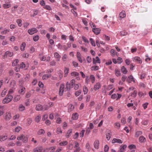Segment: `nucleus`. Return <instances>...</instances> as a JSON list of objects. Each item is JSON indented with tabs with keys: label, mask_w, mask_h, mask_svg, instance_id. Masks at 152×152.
Returning a JSON list of instances; mask_svg holds the SVG:
<instances>
[{
	"label": "nucleus",
	"mask_w": 152,
	"mask_h": 152,
	"mask_svg": "<svg viewBox=\"0 0 152 152\" xmlns=\"http://www.w3.org/2000/svg\"><path fill=\"white\" fill-rule=\"evenodd\" d=\"M126 13L125 11L122 10L121 12L119 14V18H121V19L124 18L126 16Z\"/></svg>",
	"instance_id": "6"
},
{
	"label": "nucleus",
	"mask_w": 152,
	"mask_h": 152,
	"mask_svg": "<svg viewBox=\"0 0 152 152\" xmlns=\"http://www.w3.org/2000/svg\"><path fill=\"white\" fill-rule=\"evenodd\" d=\"M74 106L72 104H70L69 106L68 110L69 111H71L74 109Z\"/></svg>",
	"instance_id": "45"
},
{
	"label": "nucleus",
	"mask_w": 152,
	"mask_h": 152,
	"mask_svg": "<svg viewBox=\"0 0 152 152\" xmlns=\"http://www.w3.org/2000/svg\"><path fill=\"white\" fill-rule=\"evenodd\" d=\"M115 73L117 76H120L121 75L120 71L116 69L115 70Z\"/></svg>",
	"instance_id": "36"
},
{
	"label": "nucleus",
	"mask_w": 152,
	"mask_h": 152,
	"mask_svg": "<svg viewBox=\"0 0 152 152\" xmlns=\"http://www.w3.org/2000/svg\"><path fill=\"white\" fill-rule=\"evenodd\" d=\"M81 90H79L76 92L75 93V95L76 96H79L80 94L81 93Z\"/></svg>",
	"instance_id": "54"
},
{
	"label": "nucleus",
	"mask_w": 152,
	"mask_h": 152,
	"mask_svg": "<svg viewBox=\"0 0 152 152\" xmlns=\"http://www.w3.org/2000/svg\"><path fill=\"white\" fill-rule=\"evenodd\" d=\"M120 34V35L122 36H124L127 34V33L124 31H121Z\"/></svg>",
	"instance_id": "56"
},
{
	"label": "nucleus",
	"mask_w": 152,
	"mask_h": 152,
	"mask_svg": "<svg viewBox=\"0 0 152 152\" xmlns=\"http://www.w3.org/2000/svg\"><path fill=\"white\" fill-rule=\"evenodd\" d=\"M133 60L134 61L137 62L139 64L142 63V60L141 58L139 57H135L133 58Z\"/></svg>",
	"instance_id": "7"
},
{
	"label": "nucleus",
	"mask_w": 152,
	"mask_h": 152,
	"mask_svg": "<svg viewBox=\"0 0 152 152\" xmlns=\"http://www.w3.org/2000/svg\"><path fill=\"white\" fill-rule=\"evenodd\" d=\"M57 133L58 134H59V133H62V131L60 128H58L57 129Z\"/></svg>",
	"instance_id": "63"
},
{
	"label": "nucleus",
	"mask_w": 152,
	"mask_h": 152,
	"mask_svg": "<svg viewBox=\"0 0 152 152\" xmlns=\"http://www.w3.org/2000/svg\"><path fill=\"white\" fill-rule=\"evenodd\" d=\"M24 136V135L23 134H21L20 136H18L17 138V139L18 140H22Z\"/></svg>",
	"instance_id": "53"
},
{
	"label": "nucleus",
	"mask_w": 152,
	"mask_h": 152,
	"mask_svg": "<svg viewBox=\"0 0 152 152\" xmlns=\"http://www.w3.org/2000/svg\"><path fill=\"white\" fill-rule=\"evenodd\" d=\"M90 79L91 80L92 83H93L95 81V77L93 75H91L90 76Z\"/></svg>",
	"instance_id": "38"
},
{
	"label": "nucleus",
	"mask_w": 152,
	"mask_h": 152,
	"mask_svg": "<svg viewBox=\"0 0 152 152\" xmlns=\"http://www.w3.org/2000/svg\"><path fill=\"white\" fill-rule=\"evenodd\" d=\"M91 69L92 70H97L99 69V66H93Z\"/></svg>",
	"instance_id": "46"
},
{
	"label": "nucleus",
	"mask_w": 152,
	"mask_h": 152,
	"mask_svg": "<svg viewBox=\"0 0 152 152\" xmlns=\"http://www.w3.org/2000/svg\"><path fill=\"white\" fill-rule=\"evenodd\" d=\"M50 65L51 66H54L56 65V62L54 61H52L50 62Z\"/></svg>",
	"instance_id": "64"
},
{
	"label": "nucleus",
	"mask_w": 152,
	"mask_h": 152,
	"mask_svg": "<svg viewBox=\"0 0 152 152\" xmlns=\"http://www.w3.org/2000/svg\"><path fill=\"white\" fill-rule=\"evenodd\" d=\"M56 149L55 147H51L47 148V150L49 152H55V150Z\"/></svg>",
	"instance_id": "16"
},
{
	"label": "nucleus",
	"mask_w": 152,
	"mask_h": 152,
	"mask_svg": "<svg viewBox=\"0 0 152 152\" xmlns=\"http://www.w3.org/2000/svg\"><path fill=\"white\" fill-rule=\"evenodd\" d=\"M4 107L3 106L0 105V116L2 115L4 113V111L3 110Z\"/></svg>",
	"instance_id": "21"
},
{
	"label": "nucleus",
	"mask_w": 152,
	"mask_h": 152,
	"mask_svg": "<svg viewBox=\"0 0 152 152\" xmlns=\"http://www.w3.org/2000/svg\"><path fill=\"white\" fill-rule=\"evenodd\" d=\"M27 124L29 126L32 122V119L31 118H29L27 119Z\"/></svg>",
	"instance_id": "39"
},
{
	"label": "nucleus",
	"mask_w": 152,
	"mask_h": 152,
	"mask_svg": "<svg viewBox=\"0 0 152 152\" xmlns=\"http://www.w3.org/2000/svg\"><path fill=\"white\" fill-rule=\"evenodd\" d=\"M38 31L36 28H33L31 29H28V33L30 35H33L35 33L38 32Z\"/></svg>",
	"instance_id": "4"
},
{
	"label": "nucleus",
	"mask_w": 152,
	"mask_h": 152,
	"mask_svg": "<svg viewBox=\"0 0 152 152\" xmlns=\"http://www.w3.org/2000/svg\"><path fill=\"white\" fill-rule=\"evenodd\" d=\"M64 87L65 86L64 84H61L59 91V94L60 96H61L63 95L64 92Z\"/></svg>",
	"instance_id": "3"
},
{
	"label": "nucleus",
	"mask_w": 152,
	"mask_h": 152,
	"mask_svg": "<svg viewBox=\"0 0 152 152\" xmlns=\"http://www.w3.org/2000/svg\"><path fill=\"white\" fill-rule=\"evenodd\" d=\"M45 133V130L43 129H41L38 131L37 134L38 135H39L41 134H44Z\"/></svg>",
	"instance_id": "26"
},
{
	"label": "nucleus",
	"mask_w": 152,
	"mask_h": 152,
	"mask_svg": "<svg viewBox=\"0 0 152 152\" xmlns=\"http://www.w3.org/2000/svg\"><path fill=\"white\" fill-rule=\"evenodd\" d=\"M38 13V12L37 10H35L34 11V12L33 15H31V16L34 17L35 16L37 15Z\"/></svg>",
	"instance_id": "59"
},
{
	"label": "nucleus",
	"mask_w": 152,
	"mask_h": 152,
	"mask_svg": "<svg viewBox=\"0 0 152 152\" xmlns=\"http://www.w3.org/2000/svg\"><path fill=\"white\" fill-rule=\"evenodd\" d=\"M9 30L6 29L1 32V33L2 34H6L7 33L9 32Z\"/></svg>",
	"instance_id": "52"
},
{
	"label": "nucleus",
	"mask_w": 152,
	"mask_h": 152,
	"mask_svg": "<svg viewBox=\"0 0 152 152\" xmlns=\"http://www.w3.org/2000/svg\"><path fill=\"white\" fill-rule=\"evenodd\" d=\"M82 39L83 41L86 43H88L89 41L88 39L84 36L82 37Z\"/></svg>",
	"instance_id": "58"
},
{
	"label": "nucleus",
	"mask_w": 152,
	"mask_h": 152,
	"mask_svg": "<svg viewBox=\"0 0 152 152\" xmlns=\"http://www.w3.org/2000/svg\"><path fill=\"white\" fill-rule=\"evenodd\" d=\"M13 98V97L11 95L8 94L6 97L3 100L2 103L3 104H7L11 102Z\"/></svg>",
	"instance_id": "1"
},
{
	"label": "nucleus",
	"mask_w": 152,
	"mask_h": 152,
	"mask_svg": "<svg viewBox=\"0 0 152 152\" xmlns=\"http://www.w3.org/2000/svg\"><path fill=\"white\" fill-rule=\"evenodd\" d=\"M78 115L77 113H75L72 115V118L73 120H76L78 118Z\"/></svg>",
	"instance_id": "22"
},
{
	"label": "nucleus",
	"mask_w": 152,
	"mask_h": 152,
	"mask_svg": "<svg viewBox=\"0 0 152 152\" xmlns=\"http://www.w3.org/2000/svg\"><path fill=\"white\" fill-rule=\"evenodd\" d=\"M19 61L18 59H16L14 60L12 63V65L13 66H15L17 65L18 63L19 62Z\"/></svg>",
	"instance_id": "42"
},
{
	"label": "nucleus",
	"mask_w": 152,
	"mask_h": 152,
	"mask_svg": "<svg viewBox=\"0 0 152 152\" xmlns=\"http://www.w3.org/2000/svg\"><path fill=\"white\" fill-rule=\"evenodd\" d=\"M139 141L141 142H143L145 141V138L142 136L140 137L139 138Z\"/></svg>",
	"instance_id": "28"
},
{
	"label": "nucleus",
	"mask_w": 152,
	"mask_h": 152,
	"mask_svg": "<svg viewBox=\"0 0 152 152\" xmlns=\"http://www.w3.org/2000/svg\"><path fill=\"white\" fill-rule=\"evenodd\" d=\"M112 142L113 143H114L117 142L119 143H122L123 142L122 140L114 138L112 141Z\"/></svg>",
	"instance_id": "9"
},
{
	"label": "nucleus",
	"mask_w": 152,
	"mask_h": 152,
	"mask_svg": "<svg viewBox=\"0 0 152 152\" xmlns=\"http://www.w3.org/2000/svg\"><path fill=\"white\" fill-rule=\"evenodd\" d=\"M69 72V69L65 67L64 69V77H66Z\"/></svg>",
	"instance_id": "32"
},
{
	"label": "nucleus",
	"mask_w": 152,
	"mask_h": 152,
	"mask_svg": "<svg viewBox=\"0 0 152 152\" xmlns=\"http://www.w3.org/2000/svg\"><path fill=\"white\" fill-rule=\"evenodd\" d=\"M54 56L55 58L57 59V61H59L61 56L57 52H56L54 53Z\"/></svg>",
	"instance_id": "18"
},
{
	"label": "nucleus",
	"mask_w": 152,
	"mask_h": 152,
	"mask_svg": "<svg viewBox=\"0 0 152 152\" xmlns=\"http://www.w3.org/2000/svg\"><path fill=\"white\" fill-rule=\"evenodd\" d=\"M51 76V74H45L43 76L42 79L43 80H45L50 77Z\"/></svg>",
	"instance_id": "23"
},
{
	"label": "nucleus",
	"mask_w": 152,
	"mask_h": 152,
	"mask_svg": "<svg viewBox=\"0 0 152 152\" xmlns=\"http://www.w3.org/2000/svg\"><path fill=\"white\" fill-rule=\"evenodd\" d=\"M111 135L109 133H107L106 134V138L108 140H110V137H111Z\"/></svg>",
	"instance_id": "55"
},
{
	"label": "nucleus",
	"mask_w": 152,
	"mask_h": 152,
	"mask_svg": "<svg viewBox=\"0 0 152 152\" xmlns=\"http://www.w3.org/2000/svg\"><path fill=\"white\" fill-rule=\"evenodd\" d=\"M19 109L20 111H23L25 109V107L22 104H20L19 107Z\"/></svg>",
	"instance_id": "43"
},
{
	"label": "nucleus",
	"mask_w": 152,
	"mask_h": 152,
	"mask_svg": "<svg viewBox=\"0 0 152 152\" xmlns=\"http://www.w3.org/2000/svg\"><path fill=\"white\" fill-rule=\"evenodd\" d=\"M26 44L25 43L23 42L20 45V49L21 51H23L24 50L26 47Z\"/></svg>",
	"instance_id": "25"
},
{
	"label": "nucleus",
	"mask_w": 152,
	"mask_h": 152,
	"mask_svg": "<svg viewBox=\"0 0 152 152\" xmlns=\"http://www.w3.org/2000/svg\"><path fill=\"white\" fill-rule=\"evenodd\" d=\"M127 146L126 145H122L119 147L118 152H124Z\"/></svg>",
	"instance_id": "8"
},
{
	"label": "nucleus",
	"mask_w": 152,
	"mask_h": 152,
	"mask_svg": "<svg viewBox=\"0 0 152 152\" xmlns=\"http://www.w3.org/2000/svg\"><path fill=\"white\" fill-rule=\"evenodd\" d=\"M41 116L40 115H39L35 117V121L36 122L38 123L39 122Z\"/></svg>",
	"instance_id": "33"
},
{
	"label": "nucleus",
	"mask_w": 152,
	"mask_h": 152,
	"mask_svg": "<svg viewBox=\"0 0 152 152\" xmlns=\"http://www.w3.org/2000/svg\"><path fill=\"white\" fill-rule=\"evenodd\" d=\"M42 150L41 148L37 147L34 150V152H41Z\"/></svg>",
	"instance_id": "30"
},
{
	"label": "nucleus",
	"mask_w": 152,
	"mask_h": 152,
	"mask_svg": "<svg viewBox=\"0 0 152 152\" xmlns=\"http://www.w3.org/2000/svg\"><path fill=\"white\" fill-rule=\"evenodd\" d=\"M5 118L6 120H9L11 118V114L9 112L6 113L5 114Z\"/></svg>",
	"instance_id": "11"
},
{
	"label": "nucleus",
	"mask_w": 152,
	"mask_h": 152,
	"mask_svg": "<svg viewBox=\"0 0 152 152\" xmlns=\"http://www.w3.org/2000/svg\"><path fill=\"white\" fill-rule=\"evenodd\" d=\"M92 31L96 34H98L100 33V29L99 28H93Z\"/></svg>",
	"instance_id": "17"
},
{
	"label": "nucleus",
	"mask_w": 152,
	"mask_h": 152,
	"mask_svg": "<svg viewBox=\"0 0 152 152\" xmlns=\"http://www.w3.org/2000/svg\"><path fill=\"white\" fill-rule=\"evenodd\" d=\"M93 62L94 64H95L96 63H98L99 64L100 63V61L98 57L96 56V60H95L94 58H93Z\"/></svg>",
	"instance_id": "13"
},
{
	"label": "nucleus",
	"mask_w": 152,
	"mask_h": 152,
	"mask_svg": "<svg viewBox=\"0 0 152 152\" xmlns=\"http://www.w3.org/2000/svg\"><path fill=\"white\" fill-rule=\"evenodd\" d=\"M11 6V5L10 3H7L3 5V7L4 9H7Z\"/></svg>",
	"instance_id": "29"
},
{
	"label": "nucleus",
	"mask_w": 152,
	"mask_h": 152,
	"mask_svg": "<svg viewBox=\"0 0 152 152\" xmlns=\"http://www.w3.org/2000/svg\"><path fill=\"white\" fill-rule=\"evenodd\" d=\"M109 147L107 145H106L104 148V151L105 152H107L108 151Z\"/></svg>",
	"instance_id": "60"
},
{
	"label": "nucleus",
	"mask_w": 152,
	"mask_h": 152,
	"mask_svg": "<svg viewBox=\"0 0 152 152\" xmlns=\"http://www.w3.org/2000/svg\"><path fill=\"white\" fill-rule=\"evenodd\" d=\"M126 81L127 82L130 83L132 81H133L134 83H135V80L132 75H130L129 76L128 78L126 79Z\"/></svg>",
	"instance_id": "5"
},
{
	"label": "nucleus",
	"mask_w": 152,
	"mask_h": 152,
	"mask_svg": "<svg viewBox=\"0 0 152 152\" xmlns=\"http://www.w3.org/2000/svg\"><path fill=\"white\" fill-rule=\"evenodd\" d=\"M25 88L21 86L20 88V89L18 91V92L21 94H23L25 93Z\"/></svg>",
	"instance_id": "12"
},
{
	"label": "nucleus",
	"mask_w": 152,
	"mask_h": 152,
	"mask_svg": "<svg viewBox=\"0 0 152 152\" xmlns=\"http://www.w3.org/2000/svg\"><path fill=\"white\" fill-rule=\"evenodd\" d=\"M22 140L23 142L25 143H27L28 141V137L24 136Z\"/></svg>",
	"instance_id": "40"
},
{
	"label": "nucleus",
	"mask_w": 152,
	"mask_h": 152,
	"mask_svg": "<svg viewBox=\"0 0 152 152\" xmlns=\"http://www.w3.org/2000/svg\"><path fill=\"white\" fill-rule=\"evenodd\" d=\"M121 72L124 74H126L128 72V71L126 68L124 66H122L121 67Z\"/></svg>",
	"instance_id": "19"
},
{
	"label": "nucleus",
	"mask_w": 152,
	"mask_h": 152,
	"mask_svg": "<svg viewBox=\"0 0 152 152\" xmlns=\"http://www.w3.org/2000/svg\"><path fill=\"white\" fill-rule=\"evenodd\" d=\"M72 129H70L68 130L65 135V137L66 138H69L72 134Z\"/></svg>",
	"instance_id": "15"
},
{
	"label": "nucleus",
	"mask_w": 152,
	"mask_h": 152,
	"mask_svg": "<svg viewBox=\"0 0 152 152\" xmlns=\"http://www.w3.org/2000/svg\"><path fill=\"white\" fill-rule=\"evenodd\" d=\"M142 132L141 131H138L137 132L135 135V137H138L139 135L142 134Z\"/></svg>",
	"instance_id": "41"
},
{
	"label": "nucleus",
	"mask_w": 152,
	"mask_h": 152,
	"mask_svg": "<svg viewBox=\"0 0 152 152\" xmlns=\"http://www.w3.org/2000/svg\"><path fill=\"white\" fill-rule=\"evenodd\" d=\"M137 91H134V92L132 94L131 96L132 97H135L137 94Z\"/></svg>",
	"instance_id": "62"
},
{
	"label": "nucleus",
	"mask_w": 152,
	"mask_h": 152,
	"mask_svg": "<svg viewBox=\"0 0 152 152\" xmlns=\"http://www.w3.org/2000/svg\"><path fill=\"white\" fill-rule=\"evenodd\" d=\"M42 106L41 105L39 104L36 106V109L37 111H41L42 110Z\"/></svg>",
	"instance_id": "20"
},
{
	"label": "nucleus",
	"mask_w": 152,
	"mask_h": 152,
	"mask_svg": "<svg viewBox=\"0 0 152 152\" xmlns=\"http://www.w3.org/2000/svg\"><path fill=\"white\" fill-rule=\"evenodd\" d=\"M21 127L20 126H18L15 128V132H18L21 129Z\"/></svg>",
	"instance_id": "44"
},
{
	"label": "nucleus",
	"mask_w": 152,
	"mask_h": 152,
	"mask_svg": "<svg viewBox=\"0 0 152 152\" xmlns=\"http://www.w3.org/2000/svg\"><path fill=\"white\" fill-rule=\"evenodd\" d=\"M90 41L91 42V43L92 45L94 47H95L96 46V45L95 43V42L93 40V39L92 38H90Z\"/></svg>",
	"instance_id": "47"
},
{
	"label": "nucleus",
	"mask_w": 152,
	"mask_h": 152,
	"mask_svg": "<svg viewBox=\"0 0 152 152\" xmlns=\"http://www.w3.org/2000/svg\"><path fill=\"white\" fill-rule=\"evenodd\" d=\"M22 21L21 19H17L16 20V22L19 27L21 26L22 25Z\"/></svg>",
	"instance_id": "34"
},
{
	"label": "nucleus",
	"mask_w": 152,
	"mask_h": 152,
	"mask_svg": "<svg viewBox=\"0 0 152 152\" xmlns=\"http://www.w3.org/2000/svg\"><path fill=\"white\" fill-rule=\"evenodd\" d=\"M39 36L37 35L33 37V39L34 41L36 42L39 39Z\"/></svg>",
	"instance_id": "31"
},
{
	"label": "nucleus",
	"mask_w": 152,
	"mask_h": 152,
	"mask_svg": "<svg viewBox=\"0 0 152 152\" xmlns=\"http://www.w3.org/2000/svg\"><path fill=\"white\" fill-rule=\"evenodd\" d=\"M30 77V75L29 74L26 75V77L25 78V79L26 81H28L29 80Z\"/></svg>",
	"instance_id": "61"
},
{
	"label": "nucleus",
	"mask_w": 152,
	"mask_h": 152,
	"mask_svg": "<svg viewBox=\"0 0 152 152\" xmlns=\"http://www.w3.org/2000/svg\"><path fill=\"white\" fill-rule=\"evenodd\" d=\"M66 87L67 90H69L72 88L73 86L70 83L67 82L66 84Z\"/></svg>",
	"instance_id": "24"
},
{
	"label": "nucleus",
	"mask_w": 152,
	"mask_h": 152,
	"mask_svg": "<svg viewBox=\"0 0 152 152\" xmlns=\"http://www.w3.org/2000/svg\"><path fill=\"white\" fill-rule=\"evenodd\" d=\"M7 138V135L1 136H0V141L1 142L6 140Z\"/></svg>",
	"instance_id": "27"
},
{
	"label": "nucleus",
	"mask_w": 152,
	"mask_h": 152,
	"mask_svg": "<svg viewBox=\"0 0 152 152\" xmlns=\"http://www.w3.org/2000/svg\"><path fill=\"white\" fill-rule=\"evenodd\" d=\"M86 148L88 149V151H89L90 150V146L88 142H87L86 145Z\"/></svg>",
	"instance_id": "50"
},
{
	"label": "nucleus",
	"mask_w": 152,
	"mask_h": 152,
	"mask_svg": "<svg viewBox=\"0 0 152 152\" xmlns=\"http://www.w3.org/2000/svg\"><path fill=\"white\" fill-rule=\"evenodd\" d=\"M148 123V121L147 120L143 121L142 122V124L144 125H147Z\"/></svg>",
	"instance_id": "51"
},
{
	"label": "nucleus",
	"mask_w": 152,
	"mask_h": 152,
	"mask_svg": "<svg viewBox=\"0 0 152 152\" xmlns=\"http://www.w3.org/2000/svg\"><path fill=\"white\" fill-rule=\"evenodd\" d=\"M13 54L14 53L13 52H11L9 51H7L3 56V58H6L8 56L10 57H11Z\"/></svg>",
	"instance_id": "2"
},
{
	"label": "nucleus",
	"mask_w": 152,
	"mask_h": 152,
	"mask_svg": "<svg viewBox=\"0 0 152 152\" xmlns=\"http://www.w3.org/2000/svg\"><path fill=\"white\" fill-rule=\"evenodd\" d=\"M79 75L78 73L76 72H74L71 73V75L73 76H78Z\"/></svg>",
	"instance_id": "48"
},
{
	"label": "nucleus",
	"mask_w": 152,
	"mask_h": 152,
	"mask_svg": "<svg viewBox=\"0 0 152 152\" xmlns=\"http://www.w3.org/2000/svg\"><path fill=\"white\" fill-rule=\"evenodd\" d=\"M88 90L87 88L85 86H84L83 88V91L84 94H86L88 93Z\"/></svg>",
	"instance_id": "35"
},
{
	"label": "nucleus",
	"mask_w": 152,
	"mask_h": 152,
	"mask_svg": "<svg viewBox=\"0 0 152 152\" xmlns=\"http://www.w3.org/2000/svg\"><path fill=\"white\" fill-rule=\"evenodd\" d=\"M24 83V81L23 80V79H21L19 81V85L20 86H22L23 85V84Z\"/></svg>",
	"instance_id": "57"
},
{
	"label": "nucleus",
	"mask_w": 152,
	"mask_h": 152,
	"mask_svg": "<svg viewBox=\"0 0 152 152\" xmlns=\"http://www.w3.org/2000/svg\"><path fill=\"white\" fill-rule=\"evenodd\" d=\"M68 143V142L66 141L61 142L59 143V145L60 146H65Z\"/></svg>",
	"instance_id": "37"
},
{
	"label": "nucleus",
	"mask_w": 152,
	"mask_h": 152,
	"mask_svg": "<svg viewBox=\"0 0 152 152\" xmlns=\"http://www.w3.org/2000/svg\"><path fill=\"white\" fill-rule=\"evenodd\" d=\"M101 87V84L100 83H97L96 84L94 85V91H96L98 90L99 88H100Z\"/></svg>",
	"instance_id": "10"
},
{
	"label": "nucleus",
	"mask_w": 152,
	"mask_h": 152,
	"mask_svg": "<svg viewBox=\"0 0 152 152\" xmlns=\"http://www.w3.org/2000/svg\"><path fill=\"white\" fill-rule=\"evenodd\" d=\"M94 147L96 149H98L99 146V141L98 140L95 141L94 144Z\"/></svg>",
	"instance_id": "14"
},
{
	"label": "nucleus",
	"mask_w": 152,
	"mask_h": 152,
	"mask_svg": "<svg viewBox=\"0 0 152 152\" xmlns=\"http://www.w3.org/2000/svg\"><path fill=\"white\" fill-rule=\"evenodd\" d=\"M42 111H45L48 110L50 107L48 106L47 105H45L42 106Z\"/></svg>",
	"instance_id": "49"
}]
</instances>
